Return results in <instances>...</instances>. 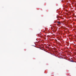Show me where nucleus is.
Instances as JSON below:
<instances>
[{
	"label": "nucleus",
	"instance_id": "nucleus-1",
	"mask_svg": "<svg viewBox=\"0 0 76 76\" xmlns=\"http://www.w3.org/2000/svg\"><path fill=\"white\" fill-rule=\"evenodd\" d=\"M58 23L59 25H60V24H61V23L59 22H57Z\"/></svg>",
	"mask_w": 76,
	"mask_h": 76
},
{
	"label": "nucleus",
	"instance_id": "nucleus-2",
	"mask_svg": "<svg viewBox=\"0 0 76 76\" xmlns=\"http://www.w3.org/2000/svg\"><path fill=\"white\" fill-rule=\"evenodd\" d=\"M71 62H74V61H73V60H71Z\"/></svg>",
	"mask_w": 76,
	"mask_h": 76
}]
</instances>
